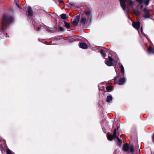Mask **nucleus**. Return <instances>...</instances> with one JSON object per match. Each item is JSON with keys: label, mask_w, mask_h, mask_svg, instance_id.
<instances>
[{"label": "nucleus", "mask_w": 154, "mask_h": 154, "mask_svg": "<svg viewBox=\"0 0 154 154\" xmlns=\"http://www.w3.org/2000/svg\"><path fill=\"white\" fill-rule=\"evenodd\" d=\"M3 20L2 21L3 25L0 26V35L1 34V32H2L5 36L7 37V33L5 32L4 28L6 26L8 25L13 20V18L11 16L6 14H4L2 16Z\"/></svg>", "instance_id": "obj_1"}, {"label": "nucleus", "mask_w": 154, "mask_h": 154, "mask_svg": "<svg viewBox=\"0 0 154 154\" xmlns=\"http://www.w3.org/2000/svg\"><path fill=\"white\" fill-rule=\"evenodd\" d=\"M120 5L123 10L125 11L126 8L128 10L133 8V6L134 4L133 1L131 0H119Z\"/></svg>", "instance_id": "obj_2"}, {"label": "nucleus", "mask_w": 154, "mask_h": 154, "mask_svg": "<svg viewBox=\"0 0 154 154\" xmlns=\"http://www.w3.org/2000/svg\"><path fill=\"white\" fill-rule=\"evenodd\" d=\"M122 149L125 152H128L129 150L131 152L134 151L133 146L132 145H131L129 147L126 143H125L124 144Z\"/></svg>", "instance_id": "obj_3"}, {"label": "nucleus", "mask_w": 154, "mask_h": 154, "mask_svg": "<svg viewBox=\"0 0 154 154\" xmlns=\"http://www.w3.org/2000/svg\"><path fill=\"white\" fill-rule=\"evenodd\" d=\"M7 146L6 145L5 140L0 137V150L2 153V148H6Z\"/></svg>", "instance_id": "obj_4"}, {"label": "nucleus", "mask_w": 154, "mask_h": 154, "mask_svg": "<svg viewBox=\"0 0 154 154\" xmlns=\"http://www.w3.org/2000/svg\"><path fill=\"white\" fill-rule=\"evenodd\" d=\"M109 60H105V64L108 66H111L113 65L112 62L114 61V60L112 57L109 56L108 57Z\"/></svg>", "instance_id": "obj_5"}, {"label": "nucleus", "mask_w": 154, "mask_h": 154, "mask_svg": "<svg viewBox=\"0 0 154 154\" xmlns=\"http://www.w3.org/2000/svg\"><path fill=\"white\" fill-rule=\"evenodd\" d=\"M88 20L86 17L84 15L82 16L80 19V23H81L82 25H84L86 24Z\"/></svg>", "instance_id": "obj_6"}, {"label": "nucleus", "mask_w": 154, "mask_h": 154, "mask_svg": "<svg viewBox=\"0 0 154 154\" xmlns=\"http://www.w3.org/2000/svg\"><path fill=\"white\" fill-rule=\"evenodd\" d=\"M26 15L27 16L30 17H31L33 15L31 7L30 6H29L27 9Z\"/></svg>", "instance_id": "obj_7"}, {"label": "nucleus", "mask_w": 154, "mask_h": 154, "mask_svg": "<svg viewBox=\"0 0 154 154\" xmlns=\"http://www.w3.org/2000/svg\"><path fill=\"white\" fill-rule=\"evenodd\" d=\"M80 17L79 16H76L72 22V23L74 26H76L79 22Z\"/></svg>", "instance_id": "obj_8"}, {"label": "nucleus", "mask_w": 154, "mask_h": 154, "mask_svg": "<svg viewBox=\"0 0 154 154\" xmlns=\"http://www.w3.org/2000/svg\"><path fill=\"white\" fill-rule=\"evenodd\" d=\"M143 11L145 14L144 17L146 18H149L151 16L149 14V10L145 8H144Z\"/></svg>", "instance_id": "obj_9"}, {"label": "nucleus", "mask_w": 154, "mask_h": 154, "mask_svg": "<svg viewBox=\"0 0 154 154\" xmlns=\"http://www.w3.org/2000/svg\"><path fill=\"white\" fill-rule=\"evenodd\" d=\"M79 45L80 48L83 49H86L88 48L87 45L84 42H79Z\"/></svg>", "instance_id": "obj_10"}, {"label": "nucleus", "mask_w": 154, "mask_h": 154, "mask_svg": "<svg viewBox=\"0 0 154 154\" xmlns=\"http://www.w3.org/2000/svg\"><path fill=\"white\" fill-rule=\"evenodd\" d=\"M132 25L135 28L138 30L140 28V22L138 21L136 22H134L133 23Z\"/></svg>", "instance_id": "obj_11"}, {"label": "nucleus", "mask_w": 154, "mask_h": 154, "mask_svg": "<svg viewBox=\"0 0 154 154\" xmlns=\"http://www.w3.org/2000/svg\"><path fill=\"white\" fill-rule=\"evenodd\" d=\"M126 81V79L125 77H123L122 78H121L119 79L118 84L119 85H123L125 82Z\"/></svg>", "instance_id": "obj_12"}, {"label": "nucleus", "mask_w": 154, "mask_h": 154, "mask_svg": "<svg viewBox=\"0 0 154 154\" xmlns=\"http://www.w3.org/2000/svg\"><path fill=\"white\" fill-rule=\"evenodd\" d=\"M148 53L149 54L152 53L154 54V48H152L151 47H149L148 48Z\"/></svg>", "instance_id": "obj_13"}, {"label": "nucleus", "mask_w": 154, "mask_h": 154, "mask_svg": "<svg viewBox=\"0 0 154 154\" xmlns=\"http://www.w3.org/2000/svg\"><path fill=\"white\" fill-rule=\"evenodd\" d=\"M107 138L109 140L111 141L116 137H114V136L112 135L109 134L107 135Z\"/></svg>", "instance_id": "obj_14"}, {"label": "nucleus", "mask_w": 154, "mask_h": 154, "mask_svg": "<svg viewBox=\"0 0 154 154\" xmlns=\"http://www.w3.org/2000/svg\"><path fill=\"white\" fill-rule=\"evenodd\" d=\"M112 96L111 95L108 96L107 97L106 101L107 102H109L112 100Z\"/></svg>", "instance_id": "obj_15"}, {"label": "nucleus", "mask_w": 154, "mask_h": 154, "mask_svg": "<svg viewBox=\"0 0 154 154\" xmlns=\"http://www.w3.org/2000/svg\"><path fill=\"white\" fill-rule=\"evenodd\" d=\"M90 13H91L90 11V10H87L85 11L84 13V14L86 15V16H87V17H89V16L90 15Z\"/></svg>", "instance_id": "obj_16"}, {"label": "nucleus", "mask_w": 154, "mask_h": 154, "mask_svg": "<svg viewBox=\"0 0 154 154\" xmlns=\"http://www.w3.org/2000/svg\"><path fill=\"white\" fill-rule=\"evenodd\" d=\"M120 68L121 71V73H122V76H123L124 75V73L125 70L124 67L121 64L120 65Z\"/></svg>", "instance_id": "obj_17"}, {"label": "nucleus", "mask_w": 154, "mask_h": 154, "mask_svg": "<svg viewBox=\"0 0 154 154\" xmlns=\"http://www.w3.org/2000/svg\"><path fill=\"white\" fill-rule=\"evenodd\" d=\"M100 53L104 58L106 56V54L104 50H102L100 51Z\"/></svg>", "instance_id": "obj_18"}, {"label": "nucleus", "mask_w": 154, "mask_h": 154, "mask_svg": "<svg viewBox=\"0 0 154 154\" xmlns=\"http://www.w3.org/2000/svg\"><path fill=\"white\" fill-rule=\"evenodd\" d=\"M65 26L67 29H69L70 27V26L69 23H67L66 22H64Z\"/></svg>", "instance_id": "obj_19"}, {"label": "nucleus", "mask_w": 154, "mask_h": 154, "mask_svg": "<svg viewBox=\"0 0 154 154\" xmlns=\"http://www.w3.org/2000/svg\"><path fill=\"white\" fill-rule=\"evenodd\" d=\"M7 154H14V153L11 152L9 149L7 148L6 151Z\"/></svg>", "instance_id": "obj_20"}, {"label": "nucleus", "mask_w": 154, "mask_h": 154, "mask_svg": "<svg viewBox=\"0 0 154 154\" xmlns=\"http://www.w3.org/2000/svg\"><path fill=\"white\" fill-rule=\"evenodd\" d=\"M116 138L117 140V143L119 144V145H121L122 142L121 140L119 139V138L118 137H116Z\"/></svg>", "instance_id": "obj_21"}, {"label": "nucleus", "mask_w": 154, "mask_h": 154, "mask_svg": "<svg viewBox=\"0 0 154 154\" xmlns=\"http://www.w3.org/2000/svg\"><path fill=\"white\" fill-rule=\"evenodd\" d=\"M150 0H145L143 1V3L144 4L146 5H149V2Z\"/></svg>", "instance_id": "obj_22"}, {"label": "nucleus", "mask_w": 154, "mask_h": 154, "mask_svg": "<svg viewBox=\"0 0 154 154\" xmlns=\"http://www.w3.org/2000/svg\"><path fill=\"white\" fill-rule=\"evenodd\" d=\"M140 30L141 31V32L142 34H143L144 36H145L146 38L149 40V38L147 37L146 35L144 34V33L143 32V28L142 27H141L140 29Z\"/></svg>", "instance_id": "obj_23"}, {"label": "nucleus", "mask_w": 154, "mask_h": 154, "mask_svg": "<svg viewBox=\"0 0 154 154\" xmlns=\"http://www.w3.org/2000/svg\"><path fill=\"white\" fill-rule=\"evenodd\" d=\"M61 18L63 19H65L66 18V15L64 14H61Z\"/></svg>", "instance_id": "obj_24"}, {"label": "nucleus", "mask_w": 154, "mask_h": 154, "mask_svg": "<svg viewBox=\"0 0 154 154\" xmlns=\"http://www.w3.org/2000/svg\"><path fill=\"white\" fill-rule=\"evenodd\" d=\"M33 25L34 26L35 29L38 31L40 30V29L39 27V26L36 25L35 24H33Z\"/></svg>", "instance_id": "obj_25"}, {"label": "nucleus", "mask_w": 154, "mask_h": 154, "mask_svg": "<svg viewBox=\"0 0 154 154\" xmlns=\"http://www.w3.org/2000/svg\"><path fill=\"white\" fill-rule=\"evenodd\" d=\"M116 134V129H115L114 130V132H113V136H114V137H118L117 136Z\"/></svg>", "instance_id": "obj_26"}, {"label": "nucleus", "mask_w": 154, "mask_h": 154, "mask_svg": "<svg viewBox=\"0 0 154 154\" xmlns=\"http://www.w3.org/2000/svg\"><path fill=\"white\" fill-rule=\"evenodd\" d=\"M106 89L108 91H111L112 89V87L110 86H107L106 87Z\"/></svg>", "instance_id": "obj_27"}, {"label": "nucleus", "mask_w": 154, "mask_h": 154, "mask_svg": "<svg viewBox=\"0 0 154 154\" xmlns=\"http://www.w3.org/2000/svg\"><path fill=\"white\" fill-rule=\"evenodd\" d=\"M137 2L140 4H142L143 3V0H136Z\"/></svg>", "instance_id": "obj_28"}, {"label": "nucleus", "mask_w": 154, "mask_h": 154, "mask_svg": "<svg viewBox=\"0 0 154 154\" xmlns=\"http://www.w3.org/2000/svg\"><path fill=\"white\" fill-rule=\"evenodd\" d=\"M119 77V76L118 75H116V77H115L114 78V79H113L114 81L115 82L117 79Z\"/></svg>", "instance_id": "obj_29"}, {"label": "nucleus", "mask_w": 154, "mask_h": 154, "mask_svg": "<svg viewBox=\"0 0 154 154\" xmlns=\"http://www.w3.org/2000/svg\"><path fill=\"white\" fill-rule=\"evenodd\" d=\"M59 29L61 31H63L64 30L63 28L61 26L59 27Z\"/></svg>", "instance_id": "obj_30"}, {"label": "nucleus", "mask_w": 154, "mask_h": 154, "mask_svg": "<svg viewBox=\"0 0 154 154\" xmlns=\"http://www.w3.org/2000/svg\"><path fill=\"white\" fill-rule=\"evenodd\" d=\"M70 4L71 6H75L74 3L72 2L70 3Z\"/></svg>", "instance_id": "obj_31"}, {"label": "nucleus", "mask_w": 154, "mask_h": 154, "mask_svg": "<svg viewBox=\"0 0 154 154\" xmlns=\"http://www.w3.org/2000/svg\"><path fill=\"white\" fill-rule=\"evenodd\" d=\"M134 13H135L137 15H138L139 13V12L137 11H134Z\"/></svg>", "instance_id": "obj_32"}, {"label": "nucleus", "mask_w": 154, "mask_h": 154, "mask_svg": "<svg viewBox=\"0 0 154 154\" xmlns=\"http://www.w3.org/2000/svg\"><path fill=\"white\" fill-rule=\"evenodd\" d=\"M16 5L18 8H20V6L19 5V4H18V3H16Z\"/></svg>", "instance_id": "obj_33"}, {"label": "nucleus", "mask_w": 154, "mask_h": 154, "mask_svg": "<svg viewBox=\"0 0 154 154\" xmlns=\"http://www.w3.org/2000/svg\"><path fill=\"white\" fill-rule=\"evenodd\" d=\"M58 1L60 2V3H61L63 2V0H58Z\"/></svg>", "instance_id": "obj_34"}, {"label": "nucleus", "mask_w": 154, "mask_h": 154, "mask_svg": "<svg viewBox=\"0 0 154 154\" xmlns=\"http://www.w3.org/2000/svg\"><path fill=\"white\" fill-rule=\"evenodd\" d=\"M143 7V5H141V6H140V8L141 9H142Z\"/></svg>", "instance_id": "obj_35"}, {"label": "nucleus", "mask_w": 154, "mask_h": 154, "mask_svg": "<svg viewBox=\"0 0 154 154\" xmlns=\"http://www.w3.org/2000/svg\"><path fill=\"white\" fill-rule=\"evenodd\" d=\"M118 128H119V127H117V128L116 129V131L118 129Z\"/></svg>", "instance_id": "obj_36"}, {"label": "nucleus", "mask_w": 154, "mask_h": 154, "mask_svg": "<svg viewBox=\"0 0 154 154\" xmlns=\"http://www.w3.org/2000/svg\"><path fill=\"white\" fill-rule=\"evenodd\" d=\"M127 16L128 17H129L128 16V13H127Z\"/></svg>", "instance_id": "obj_37"}]
</instances>
